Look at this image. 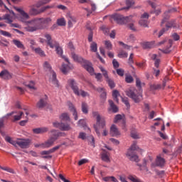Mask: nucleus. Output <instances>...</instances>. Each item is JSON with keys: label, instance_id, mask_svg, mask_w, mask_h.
I'll list each match as a JSON object with an SVG mask.
<instances>
[{"label": "nucleus", "instance_id": "nucleus-63", "mask_svg": "<svg viewBox=\"0 0 182 182\" xmlns=\"http://www.w3.org/2000/svg\"><path fill=\"white\" fill-rule=\"evenodd\" d=\"M112 64L114 68H118L119 67V63L116 59H113Z\"/></svg>", "mask_w": 182, "mask_h": 182}, {"label": "nucleus", "instance_id": "nucleus-25", "mask_svg": "<svg viewBox=\"0 0 182 182\" xmlns=\"http://www.w3.org/2000/svg\"><path fill=\"white\" fill-rule=\"evenodd\" d=\"M50 2V0H41V1H38L35 5H33V6L37 9H39L43 6L49 4Z\"/></svg>", "mask_w": 182, "mask_h": 182}, {"label": "nucleus", "instance_id": "nucleus-58", "mask_svg": "<svg viewBox=\"0 0 182 182\" xmlns=\"http://www.w3.org/2000/svg\"><path fill=\"white\" fill-rule=\"evenodd\" d=\"M134 154H134V151L132 150V149H129L128 151H127V154H126L127 156H128V157H129V158H131L132 156H133Z\"/></svg>", "mask_w": 182, "mask_h": 182}, {"label": "nucleus", "instance_id": "nucleus-18", "mask_svg": "<svg viewBox=\"0 0 182 182\" xmlns=\"http://www.w3.org/2000/svg\"><path fill=\"white\" fill-rule=\"evenodd\" d=\"M68 106L69 107L70 111L73 112L74 119L75 121H77L78 119L77 112L76 109L75 108L73 104L70 102H68Z\"/></svg>", "mask_w": 182, "mask_h": 182}, {"label": "nucleus", "instance_id": "nucleus-26", "mask_svg": "<svg viewBox=\"0 0 182 182\" xmlns=\"http://www.w3.org/2000/svg\"><path fill=\"white\" fill-rule=\"evenodd\" d=\"M12 43L15 46H16L17 48L25 50V46L21 41L14 39L12 41Z\"/></svg>", "mask_w": 182, "mask_h": 182}, {"label": "nucleus", "instance_id": "nucleus-36", "mask_svg": "<svg viewBox=\"0 0 182 182\" xmlns=\"http://www.w3.org/2000/svg\"><path fill=\"white\" fill-rule=\"evenodd\" d=\"M120 96L119 92L117 90H113L112 92V97L114 98V100L117 102L119 103V97Z\"/></svg>", "mask_w": 182, "mask_h": 182}, {"label": "nucleus", "instance_id": "nucleus-56", "mask_svg": "<svg viewBox=\"0 0 182 182\" xmlns=\"http://www.w3.org/2000/svg\"><path fill=\"white\" fill-rule=\"evenodd\" d=\"M129 160L132 161L139 162V156L136 154H134L132 157H129Z\"/></svg>", "mask_w": 182, "mask_h": 182}, {"label": "nucleus", "instance_id": "nucleus-50", "mask_svg": "<svg viewBox=\"0 0 182 182\" xmlns=\"http://www.w3.org/2000/svg\"><path fill=\"white\" fill-rule=\"evenodd\" d=\"M131 137L134 139H139V134H138L136 130H132L131 131Z\"/></svg>", "mask_w": 182, "mask_h": 182}, {"label": "nucleus", "instance_id": "nucleus-46", "mask_svg": "<svg viewBox=\"0 0 182 182\" xmlns=\"http://www.w3.org/2000/svg\"><path fill=\"white\" fill-rule=\"evenodd\" d=\"M18 114L17 115H14V122H16V121H19L21 119L22 116L23 115V112H18Z\"/></svg>", "mask_w": 182, "mask_h": 182}, {"label": "nucleus", "instance_id": "nucleus-31", "mask_svg": "<svg viewBox=\"0 0 182 182\" xmlns=\"http://www.w3.org/2000/svg\"><path fill=\"white\" fill-rule=\"evenodd\" d=\"M88 108H89L88 105L86 102H82L81 110L83 114H88V112H89Z\"/></svg>", "mask_w": 182, "mask_h": 182}, {"label": "nucleus", "instance_id": "nucleus-55", "mask_svg": "<svg viewBox=\"0 0 182 182\" xmlns=\"http://www.w3.org/2000/svg\"><path fill=\"white\" fill-rule=\"evenodd\" d=\"M134 54L133 53H132L129 55V60H128V63L130 65H132L134 63Z\"/></svg>", "mask_w": 182, "mask_h": 182}, {"label": "nucleus", "instance_id": "nucleus-62", "mask_svg": "<svg viewBox=\"0 0 182 182\" xmlns=\"http://www.w3.org/2000/svg\"><path fill=\"white\" fill-rule=\"evenodd\" d=\"M51 154H52V152H51L50 149L44 150V151H41V155H42V156L50 155Z\"/></svg>", "mask_w": 182, "mask_h": 182}, {"label": "nucleus", "instance_id": "nucleus-14", "mask_svg": "<svg viewBox=\"0 0 182 182\" xmlns=\"http://www.w3.org/2000/svg\"><path fill=\"white\" fill-rule=\"evenodd\" d=\"M166 159L161 156V154H159L156 156L155 161V166L163 168L165 166Z\"/></svg>", "mask_w": 182, "mask_h": 182}, {"label": "nucleus", "instance_id": "nucleus-13", "mask_svg": "<svg viewBox=\"0 0 182 182\" xmlns=\"http://www.w3.org/2000/svg\"><path fill=\"white\" fill-rule=\"evenodd\" d=\"M122 123V129H124V131H127L126 129V119H125V116L123 114H117L114 119V123L117 124V123Z\"/></svg>", "mask_w": 182, "mask_h": 182}, {"label": "nucleus", "instance_id": "nucleus-21", "mask_svg": "<svg viewBox=\"0 0 182 182\" xmlns=\"http://www.w3.org/2000/svg\"><path fill=\"white\" fill-rule=\"evenodd\" d=\"M109 105V108L108 109L109 111H112L113 113H117L119 112V108L117 106L114 104L113 100H109L108 101Z\"/></svg>", "mask_w": 182, "mask_h": 182}, {"label": "nucleus", "instance_id": "nucleus-9", "mask_svg": "<svg viewBox=\"0 0 182 182\" xmlns=\"http://www.w3.org/2000/svg\"><path fill=\"white\" fill-rule=\"evenodd\" d=\"M178 28V26L177 25V23H176V21L174 20H171L169 21H168L166 24V27L163 28L159 33V38H161L162 36H164V34L168 31L169 29L171 28Z\"/></svg>", "mask_w": 182, "mask_h": 182}, {"label": "nucleus", "instance_id": "nucleus-38", "mask_svg": "<svg viewBox=\"0 0 182 182\" xmlns=\"http://www.w3.org/2000/svg\"><path fill=\"white\" fill-rule=\"evenodd\" d=\"M3 19L6 21V23L8 24L13 23V18L9 14H5L3 17Z\"/></svg>", "mask_w": 182, "mask_h": 182}, {"label": "nucleus", "instance_id": "nucleus-49", "mask_svg": "<svg viewBox=\"0 0 182 182\" xmlns=\"http://www.w3.org/2000/svg\"><path fill=\"white\" fill-rule=\"evenodd\" d=\"M118 58H128V53H127L124 50H121L118 53Z\"/></svg>", "mask_w": 182, "mask_h": 182}, {"label": "nucleus", "instance_id": "nucleus-40", "mask_svg": "<svg viewBox=\"0 0 182 182\" xmlns=\"http://www.w3.org/2000/svg\"><path fill=\"white\" fill-rule=\"evenodd\" d=\"M150 89L151 90H159L162 89V85L161 84H153L150 85Z\"/></svg>", "mask_w": 182, "mask_h": 182}, {"label": "nucleus", "instance_id": "nucleus-28", "mask_svg": "<svg viewBox=\"0 0 182 182\" xmlns=\"http://www.w3.org/2000/svg\"><path fill=\"white\" fill-rule=\"evenodd\" d=\"M101 159L102 161L106 162V163H109L110 162V158L109 155L107 152H103L101 154Z\"/></svg>", "mask_w": 182, "mask_h": 182}, {"label": "nucleus", "instance_id": "nucleus-3", "mask_svg": "<svg viewBox=\"0 0 182 182\" xmlns=\"http://www.w3.org/2000/svg\"><path fill=\"white\" fill-rule=\"evenodd\" d=\"M71 58L73 60L82 65V66L90 73H94V68L92 67V63L89 60L84 59L82 57L77 55L75 52L71 53Z\"/></svg>", "mask_w": 182, "mask_h": 182}, {"label": "nucleus", "instance_id": "nucleus-16", "mask_svg": "<svg viewBox=\"0 0 182 182\" xmlns=\"http://www.w3.org/2000/svg\"><path fill=\"white\" fill-rule=\"evenodd\" d=\"M48 106V96L45 95L44 98H41L39 102H37L36 107L38 109H43Z\"/></svg>", "mask_w": 182, "mask_h": 182}, {"label": "nucleus", "instance_id": "nucleus-24", "mask_svg": "<svg viewBox=\"0 0 182 182\" xmlns=\"http://www.w3.org/2000/svg\"><path fill=\"white\" fill-rule=\"evenodd\" d=\"M97 91L100 93V97L105 101L107 100V92L103 87H98Z\"/></svg>", "mask_w": 182, "mask_h": 182}, {"label": "nucleus", "instance_id": "nucleus-32", "mask_svg": "<svg viewBox=\"0 0 182 182\" xmlns=\"http://www.w3.org/2000/svg\"><path fill=\"white\" fill-rule=\"evenodd\" d=\"M0 169H1L2 171H6L8 173H12V174H16V171H14V168H10L9 166H0Z\"/></svg>", "mask_w": 182, "mask_h": 182}, {"label": "nucleus", "instance_id": "nucleus-8", "mask_svg": "<svg viewBox=\"0 0 182 182\" xmlns=\"http://www.w3.org/2000/svg\"><path fill=\"white\" fill-rule=\"evenodd\" d=\"M43 68L46 71H48L51 75L50 76V82L55 87H59L58 80H57L56 73L52 70V68L48 62L46 61L43 63Z\"/></svg>", "mask_w": 182, "mask_h": 182}, {"label": "nucleus", "instance_id": "nucleus-35", "mask_svg": "<svg viewBox=\"0 0 182 182\" xmlns=\"http://www.w3.org/2000/svg\"><path fill=\"white\" fill-rule=\"evenodd\" d=\"M154 46V42H144L143 43V48L144 49H151Z\"/></svg>", "mask_w": 182, "mask_h": 182}, {"label": "nucleus", "instance_id": "nucleus-33", "mask_svg": "<svg viewBox=\"0 0 182 182\" xmlns=\"http://www.w3.org/2000/svg\"><path fill=\"white\" fill-rule=\"evenodd\" d=\"M68 26L69 28H72L73 26V24L74 23H76L77 21H76V18L75 17H73L71 16H68Z\"/></svg>", "mask_w": 182, "mask_h": 182}, {"label": "nucleus", "instance_id": "nucleus-12", "mask_svg": "<svg viewBox=\"0 0 182 182\" xmlns=\"http://www.w3.org/2000/svg\"><path fill=\"white\" fill-rule=\"evenodd\" d=\"M54 127L59 129L60 131L67 132L71 129V127L68 123L54 122L53 123Z\"/></svg>", "mask_w": 182, "mask_h": 182}, {"label": "nucleus", "instance_id": "nucleus-34", "mask_svg": "<svg viewBox=\"0 0 182 182\" xmlns=\"http://www.w3.org/2000/svg\"><path fill=\"white\" fill-rule=\"evenodd\" d=\"M70 70V67L69 66V65L67 64H63L60 68V70L63 74H67Z\"/></svg>", "mask_w": 182, "mask_h": 182}, {"label": "nucleus", "instance_id": "nucleus-43", "mask_svg": "<svg viewBox=\"0 0 182 182\" xmlns=\"http://www.w3.org/2000/svg\"><path fill=\"white\" fill-rule=\"evenodd\" d=\"M105 46L108 50H112V43L110 41H105Z\"/></svg>", "mask_w": 182, "mask_h": 182}, {"label": "nucleus", "instance_id": "nucleus-64", "mask_svg": "<svg viewBox=\"0 0 182 182\" xmlns=\"http://www.w3.org/2000/svg\"><path fill=\"white\" fill-rule=\"evenodd\" d=\"M79 139H81L82 140L86 139V133L85 132H80L79 134Z\"/></svg>", "mask_w": 182, "mask_h": 182}, {"label": "nucleus", "instance_id": "nucleus-42", "mask_svg": "<svg viewBox=\"0 0 182 182\" xmlns=\"http://www.w3.org/2000/svg\"><path fill=\"white\" fill-rule=\"evenodd\" d=\"M139 25L144 28H147L149 24H148V19H140L139 22Z\"/></svg>", "mask_w": 182, "mask_h": 182}, {"label": "nucleus", "instance_id": "nucleus-1", "mask_svg": "<svg viewBox=\"0 0 182 182\" xmlns=\"http://www.w3.org/2000/svg\"><path fill=\"white\" fill-rule=\"evenodd\" d=\"M52 22L50 17L47 18H35L28 21V26L26 28L28 32H35L39 30H44L48 28V25Z\"/></svg>", "mask_w": 182, "mask_h": 182}, {"label": "nucleus", "instance_id": "nucleus-52", "mask_svg": "<svg viewBox=\"0 0 182 182\" xmlns=\"http://www.w3.org/2000/svg\"><path fill=\"white\" fill-rule=\"evenodd\" d=\"M0 34L4 37L11 38V34L6 31L0 30Z\"/></svg>", "mask_w": 182, "mask_h": 182}, {"label": "nucleus", "instance_id": "nucleus-6", "mask_svg": "<svg viewBox=\"0 0 182 182\" xmlns=\"http://www.w3.org/2000/svg\"><path fill=\"white\" fill-rule=\"evenodd\" d=\"M68 87H70L73 93L77 96H82V97H85L88 96V93L85 90H82L79 89L77 82L74 79H69L67 82Z\"/></svg>", "mask_w": 182, "mask_h": 182}, {"label": "nucleus", "instance_id": "nucleus-15", "mask_svg": "<svg viewBox=\"0 0 182 182\" xmlns=\"http://www.w3.org/2000/svg\"><path fill=\"white\" fill-rule=\"evenodd\" d=\"M30 144H31V140L29 139L18 140V146L21 149L28 148Z\"/></svg>", "mask_w": 182, "mask_h": 182}, {"label": "nucleus", "instance_id": "nucleus-7", "mask_svg": "<svg viewBox=\"0 0 182 182\" xmlns=\"http://www.w3.org/2000/svg\"><path fill=\"white\" fill-rule=\"evenodd\" d=\"M126 95L131 98L135 103H139L143 100V95L134 87H130L126 90Z\"/></svg>", "mask_w": 182, "mask_h": 182}, {"label": "nucleus", "instance_id": "nucleus-39", "mask_svg": "<svg viewBox=\"0 0 182 182\" xmlns=\"http://www.w3.org/2000/svg\"><path fill=\"white\" fill-rule=\"evenodd\" d=\"M57 25L59 26H66V21L64 18H60L57 20Z\"/></svg>", "mask_w": 182, "mask_h": 182}, {"label": "nucleus", "instance_id": "nucleus-4", "mask_svg": "<svg viewBox=\"0 0 182 182\" xmlns=\"http://www.w3.org/2000/svg\"><path fill=\"white\" fill-rule=\"evenodd\" d=\"M51 133L53 134L52 136L47 141L41 144L42 148L48 149L53 146L59 137L65 135V133L57 132L55 129L51 130Z\"/></svg>", "mask_w": 182, "mask_h": 182}, {"label": "nucleus", "instance_id": "nucleus-53", "mask_svg": "<svg viewBox=\"0 0 182 182\" xmlns=\"http://www.w3.org/2000/svg\"><path fill=\"white\" fill-rule=\"evenodd\" d=\"M125 82L128 84H131L134 82V77L132 75H127L125 77Z\"/></svg>", "mask_w": 182, "mask_h": 182}, {"label": "nucleus", "instance_id": "nucleus-59", "mask_svg": "<svg viewBox=\"0 0 182 182\" xmlns=\"http://www.w3.org/2000/svg\"><path fill=\"white\" fill-rule=\"evenodd\" d=\"M101 30L103 31L105 34H109V28H108L106 26H101Z\"/></svg>", "mask_w": 182, "mask_h": 182}, {"label": "nucleus", "instance_id": "nucleus-41", "mask_svg": "<svg viewBox=\"0 0 182 182\" xmlns=\"http://www.w3.org/2000/svg\"><path fill=\"white\" fill-rule=\"evenodd\" d=\"M106 82L111 89H114L115 87V82L112 78L109 77V79L106 80Z\"/></svg>", "mask_w": 182, "mask_h": 182}, {"label": "nucleus", "instance_id": "nucleus-27", "mask_svg": "<svg viewBox=\"0 0 182 182\" xmlns=\"http://www.w3.org/2000/svg\"><path fill=\"white\" fill-rule=\"evenodd\" d=\"M14 9L21 14L24 19H29V15L25 12L23 9L15 7Z\"/></svg>", "mask_w": 182, "mask_h": 182}, {"label": "nucleus", "instance_id": "nucleus-29", "mask_svg": "<svg viewBox=\"0 0 182 182\" xmlns=\"http://www.w3.org/2000/svg\"><path fill=\"white\" fill-rule=\"evenodd\" d=\"M100 70L102 73V76L105 77V80L109 78V73L108 71L102 66H100Z\"/></svg>", "mask_w": 182, "mask_h": 182}, {"label": "nucleus", "instance_id": "nucleus-60", "mask_svg": "<svg viewBox=\"0 0 182 182\" xmlns=\"http://www.w3.org/2000/svg\"><path fill=\"white\" fill-rule=\"evenodd\" d=\"M117 74L120 77H123L124 75V70L122 68L117 69Z\"/></svg>", "mask_w": 182, "mask_h": 182}, {"label": "nucleus", "instance_id": "nucleus-61", "mask_svg": "<svg viewBox=\"0 0 182 182\" xmlns=\"http://www.w3.org/2000/svg\"><path fill=\"white\" fill-rule=\"evenodd\" d=\"M87 40L89 43L92 42L93 41V31H90L87 36Z\"/></svg>", "mask_w": 182, "mask_h": 182}, {"label": "nucleus", "instance_id": "nucleus-17", "mask_svg": "<svg viewBox=\"0 0 182 182\" xmlns=\"http://www.w3.org/2000/svg\"><path fill=\"white\" fill-rule=\"evenodd\" d=\"M55 48L56 53H57L58 55L61 56L62 58L65 59V61L68 65H70V61H69V59H68L67 57L63 55V48L60 46V44H58V46H56Z\"/></svg>", "mask_w": 182, "mask_h": 182}, {"label": "nucleus", "instance_id": "nucleus-30", "mask_svg": "<svg viewBox=\"0 0 182 182\" xmlns=\"http://www.w3.org/2000/svg\"><path fill=\"white\" fill-rule=\"evenodd\" d=\"M5 141L9 144H11V145L14 146H16L18 145V140L17 141H15V140H13L11 139V137L9 136H6L5 137Z\"/></svg>", "mask_w": 182, "mask_h": 182}, {"label": "nucleus", "instance_id": "nucleus-10", "mask_svg": "<svg viewBox=\"0 0 182 182\" xmlns=\"http://www.w3.org/2000/svg\"><path fill=\"white\" fill-rule=\"evenodd\" d=\"M44 38H46V43L47 46L51 49H54L58 46L59 43L55 40L52 39V36L49 33H45Z\"/></svg>", "mask_w": 182, "mask_h": 182}, {"label": "nucleus", "instance_id": "nucleus-2", "mask_svg": "<svg viewBox=\"0 0 182 182\" xmlns=\"http://www.w3.org/2000/svg\"><path fill=\"white\" fill-rule=\"evenodd\" d=\"M112 18L117 24H119V25L128 24L130 30L136 31V28L134 24V21L133 20L132 16L124 17L121 14H117L112 15Z\"/></svg>", "mask_w": 182, "mask_h": 182}, {"label": "nucleus", "instance_id": "nucleus-51", "mask_svg": "<svg viewBox=\"0 0 182 182\" xmlns=\"http://www.w3.org/2000/svg\"><path fill=\"white\" fill-rule=\"evenodd\" d=\"M26 87L32 90H36L35 82L33 81H30L28 84L26 85Z\"/></svg>", "mask_w": 182, "mask_h": 182}, {"label": "nucleus", "instance_id": "nucleus-22", "mask_svg": "<svg viewBox=\"0 0 182 182\" xmlns=\"http://www.w3.org/2000/svg\"><path fill=\"white\" fill-rule=\"evenodd\" d=\"M0 77L9 80L11 78V75L9 73L8 70H4L0 72Z\"/></svg>", "mask_w": 182, "mask_h": 182}, {"label": "nucleus", "instance_id": "nucleus-11", "mask_svg": "<svg viewBox=\"0 0 182 182\" xmlns=\"http://www.w3.org/2000/svg\"><path fill=\"white\" fill-rule=\"evenodd\" d=\"M51 8L52 7L50 6H43L40 9H37L34 7H31L28 11V14L30 16H38V15H40L41 14L44 13L45 11H46L47 10H48Z\"/></svg>", "mask_w": 182, "mask_h": 182}, {"label": "nucleus", "instance_id": "nucleus-37", "mask_svg": "<svg viewBox=\"0 0 182 182\" xmlns=\"http://www.w3.org/2000/svg\"><path fill=\"white\" fill-rule=\"evenodd\" d=\"M128 179L130 180L132 182H143L136 176H133V175L128 176Z\"/></svg>", "mask_w": 182, "mask_h": 182}, {"label": "nucleus", "instance_id": "nucleus-54", "mask_svg": "<svg viewBox=\"0 0 182 182\" xmlns=\"http://www.w3.org/2000/svg\"><path fill=\"white\" fill-rule=\"evenodd\" d=\"M95 78L97 80V82H102L103 75L102 73H95Z\"/></svg>", "mask_w": 182, "mask_h": 182}, {"label": "nucleus", "instance_id": "nucleus-20", "mask_svg": "<svg viewBox=\"0 0 182 182\" xmlns=\"http://www.w3.org/2000/svg\"><path fill=\"white\" fill-rule=\"evenodd\" d=\"M48 128L43 127H38V128H35L33 129V134H44L48 132Z\"/></svg>", "mask_w": 182, "mask_h": 182}, {"label": "nucleus", "instance_id": "nucleus-45", "mask_svg": "<svg viewBox=\"0 0 182 182\" xmlns=\"http://www.w3.org/2000/svg\"><path fill=\"white\" fill-rule=\"evenodd\" d=\"M119 45L122 46L123 47V48L127 50H130L132 48V47L131 46H129V45L124 43L122 41H119Z\"/></svg>", "mask_w": 182, "mask_h": 182}, {"label": "nucleus", "instance_id": "nucleus-47", "mask_svg": "<svg viewBox=\"0 0 182 182\" xmlns=\"http://www.w3.org/2000/svg\"><path fill=\"white\" fill-rule=\"evenodd\" d=\"M35 53L38 54L41 57L46 56L45 52L41 48H35Z\"/></svg>", "mask_w": 182, "mask_h": 182}, {"label": "nucleus", "instance_id": "nucleus-23", "mask_svg": "<svg viewBox=\"0 0 182 182\" xmlns=\"http://www.w3.org/2000/svg\"><path fill=\"white\" fill-rule=\"evenodd\" d=\"M151 58L152 60L154 61V66L156 68H159V65L161 63V59L160 58H157V55L156 54H153L151 56Z\"/></svg>", "mask_w": 182, "mask_h": 182}, {"label": "nucleus", "instance_id": "nucleus-5", "mask_svg": "<svg viewBox=\"0 0 182 182\" xmlns=\"http://www.w3.org/2000/svg\"><path fill=\"white\" fill-rule=\"evenodd\" d=\"M92 116L96 117V124H94L95 131L98 136L101 135L100 129H105L106 122L104 118H102L98 112H93Z\"/></svg>", "mask_w": 182, "mask_h": 182}, {"label": "nucleus", "instance_id": "nucleus-48", "mask_svg": "<svg viewBox=\"0 0 182 182\" xmlns=\"http://www.w3.org/2000/svg\"><path fill=\"white\" fill-rule=\"evenodd\" d=\"M90 50L93 53H97V43H95V42H92L90 44Z\"/></svg>", "mask_w": 182, "mask_h": 182}, {"label": "nucleus", "instance_id": "nucleus-19", "mask_svg": "<svg viewBox=\"0 0 182 182\" xmlns=\"http://www.w3.org/2000/svg\"><path fill=\"white\" fill-rule=\"evenodd\" d=\"M109 133L112 136H117L120 135V132L119 131V129L115 124H112V126L110 127Z\"/></svg>", "mask_w": 182, "mask_h": 182}, {"label": "nucleus", "instance_id": "nucleus-57", "mask_svg": "<svg viewBox=\"0 0 182 182\" xmlns=\"http://www.w3.org/2000/svg\"><path fill=\"white\" fill-rule=\"evenodd\" d=\"M171 37L175 41H180V36L177 33H172Z\"/></svg>", "mask_w": 182, "mask_h": 182}, {"label": "nucleus", "instance_id": "nucleus-44", "mask_svg": "<svg viewBox=\"0 0 182 182\" xmlns=\"http://www.w3.org/2000/svg\"><path fill=\"white\" fill-rule=\"evenodd\" d=\"M60 119L61 121H70V117L68 115V113H63L60 116Z\"/></svg>", "mask_w": 182, "mask_h": 182}]
</instances>
